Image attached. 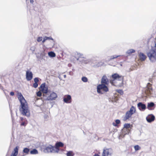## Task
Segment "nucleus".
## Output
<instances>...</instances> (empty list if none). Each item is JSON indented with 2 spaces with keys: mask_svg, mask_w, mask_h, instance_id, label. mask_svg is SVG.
I'll return each mask as SVG.
<instances>
[{
  "mask_svg": "<svg viewBox=\"0 0 156 156\" xmlns=\"http://www.w3.org/2000/svg\"><path fill=\"white\" fill-rule=\"evenodd\" d=\"M17 94L21 103V108L20 109V112L23 115L27 117H29L30 115V111L27 102L21 93H18Z\"/></svg>",
  "mask_w": 156,
  "mask_h": 156,
  "instance_id": "f257e3e1",
  "label": "nucleus"
},
{
  "mask_svg": "<svg viewBox=\"0 0 156 156\" xmlns=\"http://www.w3.org/2000/svg\"><path fill=\"white\" fill-rule=\"evenodd\" d=\"M111 78L110 82L112 85L119 87L123 86V76L119 75L117 73H114L112 75Z\"/></svg>",
  "mask_w": 156,
  "mask_h": 156,
  "instance_id": "f03ea898",
  "label": "nucleus"
},
{
  "mask_svg": "<svg viewBox=\"0 0 156 156\" xmlns=\"http://www.w3.org/2000/svg\"><path fill=\"white\" fill-rule=\"evenodd\" d=\"M149 60L152 62L156 61V48L152 49L147 54Z\"/></svg>",
  "mask_w": 156,
  "mask_h": 156,
  "instance_id": "7ed1b4c3",
  "label": "nucleus"
},
{
  "mask_svg": "<svg viewBox=\"0 0 156 156\" xmlns=\"http://www.w3.org/2000/svg\"><path fill=\"white\" fill-rule=\"evenodd\" d=\"M107 85L100 84L98 85L97 87V91L99 93L101 94H103L102 91L104 92H107L108 91V87Z\"/></svg>",
  "mask_w": 156,
  "mask_h": 156,
  "instance_id": "20e7f679",
  "label": "nucleus"
},
{
  "mask_svg": "<svg viewBox=\"0 0 156 156\" xmlns=\"http://www.w3.org/2000/svg\"><path fill=\"white\" fill-rule=\"evenodd\" d=\"M132 126L129 123H125L124 125V127L122 130L123 133L124 134H128L130 131L129 128H131Z\"/></svg>",
  "mask_w": 156,
  "mask_h": 156,
  "instance_id": "39448f33",
  "label": "nucleus"
},
{
  "mask_svg": "<svg viewBox=\"0 0 156 156\" xmlns=\"http://www.w3.org/2000/svg\"><path fill=\"white\" fill-rule=\"evenodd\" d=\"M112 153V150L111 148H107L105 147L104 148L102 154V156H111Z\"/></svg>",
  "mask_w": 156,
  "mask_h": 156,
  "instance_id": "423d86ee",
  "label": "nucleus"
},
{
  "mask_svg": "<svg viewBox=\"0 0 156 156\" xmlns=\"http://www.w3.org/2000/svg\"><path fill=\"white\" fill-rule=\"evenodd\" d=\"M39 89L41 92L43 93V96H45V94H46L48 93V88L45 87V83H42L41 84L39 88Z\"/></svg>",
  "mask_w": 156,
  "mask_h": 156,
  "instance_id": "0eeeda50",
  "label": "nucleus"
},
{
  "mask_svg": "<svg viewBox=\"0 0 156 156\" xmlns=\"http://www.w3.org/2000/svg\"><path fill=\"white\" fill-rule=\"evenodd\" d=\"M48 96L47 97L46 100L48 101L55 100L57 97L56 94L54 92H52L48 94Z\"/></svg>",
  "mask_w": 156,
  "mask_h": 156,
  "instance_id": "6e6552de",
  "label": "nucleus"
},
{
  "mask_svg": "<svg viewBox=\"0 0 156 156\" xmlns=\"http://www.w3.org/2000/svg\"><path fill=\"white\" fill-rule=\"evenodd\" d=\"M45 152H56L55 147L50 145L45 147L44 150Z\"/></svg>",
  "mask_w": 156,
  "mask_h": 156,
  "instance_id": "1a4fd4ad",
  "label": "nucleus"
},
{
  "mask_svg": "<svg viewBox=\"0 0 156 156\" xmlns=\"http://www.w3.org/2000/svg\"><path fill=\"white\" fill-rule=\"evenodd\" d=\"M152 85L150 83H148L147 85L146 89L145 91L146 94L149 95L152 93Z\"/></svg>",
  "mask_w": 156,
  "mask_h": 156,
  "instance_id": "9d476101",
  "label": "nucleus"
},
{
  "mask_svg": "<svg viewBox=\"0 0 156 156\" xmlns=\"http://www.w3.org/2000/svg\"><path fill=\"white\" fill-rule=\"evenodd\" d=\"M101 84L108 85L109 84L108 80L106 76L104 75L102 78L101 81Z\"/></svg>",
  "mask_w": 156,
  "mask_h": 156,
  "instance_id": "9b49d317",
  "label": "nucleus"
},
{
  "mask_svg": "<svg viewBox=\"0 0 156 156\" xmlns=\"http://www.w3.org/2000/svg\"><path fill=\"white\" fill-rule=\"evenodd\" d=\"M64 101L67 103H70L71 102V97L69 95H65L63 98Z\"/></svg>",
  "mask_w": 156,
  "mask_h": 156,
  "instance_id": "f8f14e48",
  "label": "nucleus"
},
{
  "mask_svg": "<svg viewBox=\"0 0 156 156\" xmlns=\"http://www.w3.org/2000/svg\"><path fill=\"white\" fill-rule=\"evenodd\" d=\"M64 146V144L61 142H59L56 143L55 144V149H56V152H58L59 151V147H62Z\"/></svg>",
  "mask_w": 156,
  "mask_h": 156,
  "instance_id": "ddd939ff",
  "label": "nucleus"
},
{
  "mask_svg": "<svg viewBox=\"0 0 156 156\" xmlns=\"http://www.w3.org/2000/svg\"><path fill=\"white\" fill-rule=\"evenodd\" d=\"M26 78L28 81L31 80L33 78V74L31 72L28 70L26 71Z\"/></svg>",
  "mask_w": 156,
  "mask_h": 156,
  "instance_id": "4468645a",
  "label": "nucleus"
},
{
  "mask_svg": "<svg viewBox=\"0 0 156 156\" xmlns=\"http://www.w3.org/2000/svg\"><path fill=\"white\" fill-rule=\"evenodd\" d=\"M75 57L77 60H79L80 61H82L84 58L83 55L80 53H77L75 55Z\"/></svg>",
  "mask_w": 156,
  "mask_h": 156,
  "instance_id": "2eb2a0df",
  "label": "nucleus"
},
{
  "mask_svg": "<svg viewBox=\"0 0 156 156\" xmlns=\"http://www.w3.org/2000/svg\"><path fill=\"white\" fill-rule=\"evenodd\" d=\"M137 106L141 111H144L146 108V105L142 102H139L137 104Z\"/></svg>",
  "mask_w": 156,
  "mask_h": 156,
  "instance_id": "dca6fc26",
  "label": "nucleus"
},
{
  "mask_svg": "<svg viewBox=\"0 0 156 156\" xmlns=\"http://www.w3.org/2000/svg\"><path fill=\"white\" fill-rule=\"evenodd\" d=\"M132 115L131 114L127 111L124 116L123 118V120L124 121H125L127 120H129V119L131 118Z\"/></svg>",
  "mask_w": 156,
  "mask_h": 156,
  "instance_id": "f3484780",
  "label": "nucleus"
},
{
  "mask_svg": "<svg viewBox=\"0 0 156 156\" xmlns=\"http://www.w3.org/2000/svg\"><path fill=\"white\" fill-rule=\"evenodd\" d=\"M155 119L154 116L152 115H149L146 117V120L149 122H151L153 121Z\"/></svg>",
  "mask_w": 156,
  "mask_h": 156,
  "instance_id": "a211bd4d",
  "label": "nucleus"
},
{
  "mask_svg": "<svg viewBox=\"0 0 156 156\" xmlns=\"http://www.w3.org/2000/svg\"><path fill=\"white\" fill-rule=\"evenodd\" d=\"M140 60L141 61H144L147 58V56L142 52H140L139 55Z\"/></svg>",
  "mask_w": 156,
  "mask_h": 156,
  "instance_id": "6ab92c4d",
  "label": "nucleus"
},
{
  "mask_svg": "<svg viewBox=\"0 0 156 156\" xmlns=\"http://www.w3.org/2000/svg\"><path fill=\"white\" fill-rule=\"evenodd\" d=\"M19 147L18 146H16L14 148L11 154V156H16L18 154Z\"/></svg>",
  "mask_w": 156,
  "mask_h": 156,
  "instance_id": "aec40b11",
  "label": "nucleus"
},
{
  "mask_svg": "<svg viewBox=\"0 0 156 156\" xmlns=\"http://www.w3.org/2000/svg\"><path fill=\"white\" fill-rule=\"evenodd\" d=\"M34 83L33 84V87L35 88H36L38 86L37 83L39 81L38 78H35L34 79Z\"/></svg>",
  "mask_w": 156,
  "mask_h": 156,
  "instance_id": "412c9836",
  "label": "nucleus"
},
{
  "mask_svg": "<svg viewBox=\"0 0 156 156\" xmlns=\"http://www.w3.org/2000/svg\"><path fill=\"white\" fill-rule=\"evenodd\" d=\"M135 108L133 106H132L130 108V110L127 112L132 115L135 112Z\"/></svg>",
  "mask_w": 156,
  "mask_h": 156,
  "instance_id": "4be33fe9",
  "label": "nucleus"
},
{
  "mask_svg": "<svg viewBox=\"0 0 156 156\" xmlns=\"http://www.w3.org/2000/svg\"><path fill=\"white\" fill-rule=\"evenodd\" d=\"M154 105V104L153 102H150V103H148L147 106V108L150 110H152V109L151 108L153 107Z\"/></svg>",
  "mask_w": 156,
  "mask_h": 156,
  "instance_id": "5701e85b",
  "label": "nucleus"
},
{
  "mask_svg": "<svg viewBox=\"0 0 156 156\" xmlns=\"http://www.w3.org/2000/svg\"><path fill=\"white\" fill-rule=\"evenodd\" d=\"M120 121L119 119H116L115 120V122H113L112 123V125L113 126L115 127H119L118 125L120 123Z\"/></svg>",
  "mask_w": 156,
  "mask_h": 156,
  "instance_id": "b1692460",
  "label": "nucleus"
},
{
  "mask_svg": "<svg viewBox=\"0 0 156 156\" xmlns=\"http://www.w3.org/2000/svg\"><path fill=\"white\" fill-rule=\"evenodd\" d=\"M66 154L67 156H74L75 154L73 151H69Z\"/></svg>",
  "mask_w": 156,
  "mask_h": 156,
  "instance_id": "393cba45",
  "label": "nucleus"
},
{
  "mask_svg": "<svg viewBox=\"0 0 156 156\" xmlns=\"http://www.w3.org/2000/svg\"><path fill=\"white\" fill-rule=\"evenodd\" d=\"M48 55L49 56L51 57H54L55 56V53L52 51H50L48 53Z\"/></svg>",
  "mask_w": 156,
  "mask_h": 156,
  "instance_id": "a878e982",
  "label": "nucleus"
},
{
  "mask_svg": "<svg viewBox=\"0 0 156 156\" xmlns=\"http://www.w3.org/2000/svg\"><path fill=\"white\" fill-rule=\"evenodd\" d=\"M38 153V151L35 149H33V150L30 151V153L31 154H37Z\"/></svg>",
  "mask_w": 156,
  "mask_h": 156,
  "instance_id": "bb28decb",
  "label": "nucleus"
},
{
  "mask_svg": "<svg viewBox=\"0 0 156 156\" xmlns=\"http://www.w3.org/2000/svg\"><path fill=\"white\" fill-rule=\"evenodd\" d=\"M23 151L24 153L27 154L30 151V149L27 148H25L23 149Z\"/></svg>",
  "mask_w": 156,
  "mask_h": 156,
  "instance_id": "cd10ccee",
  "label": "nucleus"
},
{
  "mask_svg": "<svg viewBox=\"0 0 156 156\" xmlns=\"http://www.w3.org/2000/svg\"><path fill=\"white\" fill-rule=\"evenodd\" d=\"M48 39L53 40V39L51 37H44V39L42 41V42L43 43H44L45 41Z\"/></svg>",
  "mask_w": 156,
  "mask_h": 156,
  "instance_id": "c85d7f7f",
  "label": "nucleus"
},
{
  "mask_svg": "<svg viewBox=\"0 0 156 156\" xmlns=\"http://www.w3.org/2000/svg\"><path fill=\"white\" fill-rule=\"evenodd\" d=\"M134 148L136 151H138L140 149V147L138 145L135 146H134Z\"/></svg>",
  "mask_w": 156,
  "mask_h": 156,
  "instance_id": "c756f323",
  "label": "nucleus"
},
{
  "mask_svg": "<svg viewBox=\"0 0 156 156\" xmlns=\"http://www.w3.org/2000/svg\"><path fill=\"white\" fill-rule=\"evenodd\" d=\"M82 80L83 81L86 82L87 81V79L86 77H83L82 78Z\"/></svg>",
  "mask_w": 156,
  "mask_h": 156,
  "instance_id": "7c9ffc66",
  "label": "nucleus"
},
{
  "mask_svg": "<svg viewBox=\"0 0 156 156\" xmlns=\"http://www.w3.org/2000/svg\"><path fill=\"white\" fill-rule=\"evenodd\" d=\"M36 94L37 96L41 97L42 95L41 92L39 90V91L36 93Z\"/></svg>",
  "mask_w": 156,
  "mask_h": 156,
  "instance_id": "2f4dec72",
  "label": "nucleus"
},
{
  "mask_svg": "<svg viewBox=\"0 0 156 156\" xmlns=\"http://www.w3.org/2000/svg\"><path fill=\"white\" fill-rule=\"evenodd\" d=\"M118 56H116V55H113V56H111V57L110 58V60H112L114 58H117Z\"/></svg>",
  "mask_w": 156,
  "mask_h": 156,
  "instance_id": "473e14b6",
  "label": "nucleus"
},
{
  "mask_svg": "<svg viewBox=\"0 0 156 156\" xmlns=\"http://www.w3.org/2000/svg\"><path fill=\"white\" fill-rule=\"evenodd\" d=\"M135 52V51L133 49H130L128 51V53L129 54H132Z\"/></svg>",
  "mask_w": 156,
  "mask_h": 156,
  "instance_id": "72a5a7b5",
  "label": "nucleus"
},
{
  "mask_svg": "<svg viewBox=\"0 0 156 156\" xmlns=\"http://www.w3.org/2000/svg\"><path fill=\"white\" fill-rule=\"evenodd\" d=\"M42 40V37H39L37 39V41L38 42L41 41Z\"/></svg>",
  "mask_w": 156,
  "mask_h": 156,
  "instance_id": "f704fd0d",
  "label": "nucleus"
},
{
  "mask_svg": "<svg viewBox=\"0 0 156 156\" xmlns=\"http://www.w3.org/2000/svg\"><path fill=\"white\" fill-rule=\"evenodd\" d=\"M117 92L120 94H122L123 93V91L122 90H118Z\"/></svg>",
  "mask_w": 156,
  "mask_h": 156,
  "instance_id": "c9c22d12",
  "label": "nucleus"
},
{
  "mask_svg": "<svg viewBox=\"0 0 156 156\" xmlns=\"http://www.w3.org/2000/svg\"><path fill=\"white\" fill-rule=\"evenodd\" d=\"M26 124V122H22L21 124V125L22 126H25Z\"/></svg>",
  "mask_w": 156,
  "mask_h": 156,
  "instance_id": "e433bc0d",
  "label": "nucleus"
},
{
  "mask_svg": "<svg viewBox=\"0 0 156 156\" xmlns=\"http://www.w3.org/2000/svg\"><path fill=\"white\" fill-rule=\"evenodd\" d=\"M10 95L11 96H13L14 95V93L13 92H11L10 93Z\"/></svg>",
  "mask_w": 156,
  "mask_h": 156,
  "instance_id": "4c0bfd02",
  "label": "nucleus"
},
{
  "mask_svg": "<svg viewBox=\"0 0 156 156\" xmlns=\"http://www.w3.org/2000/svg\"><path fill=\"white\" fill-rule=\"evenodd\" d=\"M20 120H21V121H23L24 120L23 118L22 117H20Z\"/></svg>",
  "mask_w": 156,
  "mask_h": 156,
  "instance_id": "58836bf2",
  "label": "nucleus"
},
{
  "mask_svg": "<svg viewBox=\"0 0 156 156\" xmlns=\"http://www.w3.org/2000/svg\"><path fill=\"white\" fill-rule=\"evenodd\" d=\"M94 156H100L98 154H95Z\"/></svg>",
  "mask_w": 156,
  "mask_h": 156,
  "instance_id": "ea45409f",
  "label": "nucleus"
},
{
  "mask_svg": "<svg viewBox=\"0 0 156 156\" xmlns=\"http://www.w3.org/2000/svg\"><path fill=\"white\" fill-rule=\"evenodd\" d=\"M30 2L31 3H33L34 2V1L33 0H30Z\"/></svg>",
  "mask_w": 156,
  "mask_h": 156,
  "instance_id": "a19ab883",
  "label": "nucleus"
},
{
  "mask_svg": "<svg viewBox=\"0 0 156 156\" xmlns=\"http://www.w3.org/2000/svg\"><path fill=\"white\" fill-rule=\"evenodd\" d=\"M64 77H65H65H66V75H64Z\"/></svg>",
  "mask_w": 156,
  "mask_h": 156,
  "instance_id": "79ce46f5",
  "label": "nucleus"
}]
</instances>
